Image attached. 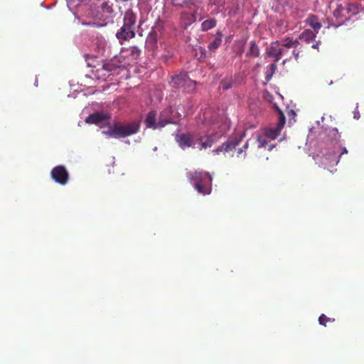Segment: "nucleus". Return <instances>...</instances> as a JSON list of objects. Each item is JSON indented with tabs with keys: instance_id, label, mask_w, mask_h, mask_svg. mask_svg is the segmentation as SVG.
Masks as SVG:
<instances>
[{
	"instance_id": "39448f33",
	"label": "nucleus",
	"mask_w": 364,
	"mask_h": 364,
	"mask_svg": "<svg viewBox=\"0 0 364 364\" xmlns=\"http://www.w3.org/2000/svg\"><path fill=\"white\" fill-rule=\"evenodd\" d=\"M114 124L118 139L136 134L139 131L140 127L139 123L137 122L129 124L116 123Z\"/></svg>"
},
{
	"instance_id": "0eeeda50",
	"label": "nucleus",
	"mask_w": 364,
	"mask_h": 364,
	"mask_svg": "<svg viewBox=\"0 0 364 364\" xmlns=\"http://www.w3.org/2000/svg\"><path fill=\"white\" fill-rule=\"evenodd\" d=\"M117 66L112 63L103 64L100 68L92 70L95 77L100 80H106L112 72L117 69Z\"/></svg>"
},
{
	"instance_id": "ddd939ff",
	"label": "nucleus",
	"mask_w": 364,
	"mask_h": 364,
	"mask_svg": "<svg viewBox=\"0 0 364 364\" xmlns=\"http://www.w3.org/2000/svg\"><path fill=\"white\" fill-rule=\"evenodd\" d=\"M157 121L158 119L156 111H151L146 115L145 124L147 128L153 129H159Z\"/></svg>"
},
{
	"instance_id": "b1692460",
	"label": "nucleus",
	"mask_w": 364,
	"mask_h": 364,
	"mask_svg": "<svg viewBox=\"0 0 364 364\" xmlns=\"http://www.w3.org/2000/svg\"><path fill=\"white\" fill-rule=\"evenodd\" d=\"M102 133L108 138L113 137L118 139L117 132L115 129V124H114L113 126H110L108 130L102 131Z\"/></svg>"
},
{
	"instance_id": "e433bc0d",
	"label": "nucleus",
	"mask_w": 364,
	"mask_h": 364,
	"mask_svg": "<svg viewBox=\"0 0 364 364\" xmlns=\"http://www.w3.org/2000/svg\"><path fill=\"white\" fill-rule=\"evenodd\" d=\"M248 147V142L246 141V143L243 145L242 149L244 151H245Z\"/></svg>"
},
{
	"instance_id": "4c0bfd02",
	"label": "nucleus",
	"mask_w": 364,
	"mask_h": 364,
	"mask_svg": "<svg viewBox=\"0 0 364 364\" xmlns=\"http://www.w3.org/2000/svg\"><path fill=\"white\" fill-rule=\"evenodd\" d=\"M347 153H348V151H347L346 148L344 147V148H343V150H342V152H341V155L344 154H347Z\"/></svg>"
},
{
	"instance_id": "f03ea898",
	"label": "nucleus",
	"mask_w": 364,
	"mask_h": 364,
	"mask_svg": "<svg viewBox=\"0 0 364 364\" xmlns=\"http://www.w3.org/2000/svg\"><path fill=\"white\" fill-rule=\"evenodd\" d=\"M300 43L298 40H293L291 38H285L280 41H275L271 43L267 50L269 56L275 58V62H278L282 57H287L283 63L291 58V55H289V49L292 48L291 55L296 60H298L300 50L298 46Z\"/></svg>"
},
{
	"instance_id": "4be33fe9",
	"label": "nucleus",
	"mask_w": 364,
	"mask_h": 364,
	"mask_svg": "<svg viewBox=\"0 0 364 364\" xmlns=\"http://www.w3.org/2000/svg\"><path fill=\"white\" fill-rule=\"evenodd\" d=\"M217 25V21L215 18H208L204 21L201 23V30L203 31H207L211 28H213Z\"/></svg>"
},
{
	"instance_id": "f257e3e1",
	"label": "nucleus",
	"mask_w": 364,
	"mask_h": 364,
	"mask_svg": "<svg viewBox=\"0 0 364 364\" xmlns=\"http://www.w3.org/2000/svg\"><path fill=\"white\" fill-rule=\"evenodd\" d=\"M219 137L213 134L201 135L197 132H186L176 134L175 140L183 149L190 147L195 148L196 143H198V149L202 150L210 148Z\"/></svg>"
},
{
	"instance_id": "7c9ffc66",
	"label": "nucleus",
	"mask_w": 364,
	"mask_h": 364,
	"mask_svg": "<svg viewBox=\"0 0 364 364\" xmlns=\"http://www.w3.org/2000/svg\"><path fill=\"white\" fill-rule=\"evenodd\" d=\"M330 134L333 136L336 139H337V135L338 136V138L340 137L338 129L336 128H333L331 130H330Z\"/></svg>"
},
{
	"instance_id": "bb28decb",
	"label": "nucleus",
	"mask_w": 364,
	"mask_h": 364,
	"mask_svg": "<svg viewBox=\"0 0 364 364\" xmlns=\"http://www.w3.org/2000/svg\"><path fill=\"white\" fill-rule=\"evenodd\" d=\"M187 92L193 90L196 87V82L191 80L188 76V80H186V85L183 87Z\"/></svg>"
},
{
	"instance_id": "412c9836",
	"label": "nucleus",
	"mask_w": 364,
	"mask_h": 364,
	"mask_svg": "<svg viewBox=\"0 0 364 364\" xmlns=\"http://www.w3.org/2000/svg\"><path fill=\"white\" fill-rule=\"evenodd\" d=\"M259 55V50L255 41H252L250 43V49L246 55L250 58H257Z\"/></svg>"
},
{
	"instance_id": "f3484780",
	"label": "nucleus",
	"mask_w": 364,
	"mask_h": 364,
	"mask_svg": "<svg viewBox=\"0 0 364 364\" xmlns=\"http://www.w3.org/2000/svg\"><path fill=\"white\" fill-rule=\"evenodd\" d=\"M181 21L183 26L187 28L196 21V16L194 14L183 11L181 14Z\"/></svg>"
},
{
	"instance_id": "dca6fc26",
	"label": "nucleus",
	"mask_w": 364,
	"mask_h": 364,
	"mask_svg": "<svg viewBox=\"0 0 364 364\" xmlns=\"http://www.w3.org/2000/svg\"><path fill=\"white\" fill-rule=\"evenodd\" d=\"M305 22L306 23V24H308L311 28L314 29L316 33H317L322 27V25L318 20V18L315 15H309L305 20Z\"/></svg>"
},
{
	"instance_id": "c85d7f7f",
	"label": "nucleus",
	"mask_w": 364,
	"mask_h": 364,
	"mask_svg": "<svg viewBox=\"0 0 364 364\" xmlns=\"http://www.w3.org/2000/svg\"><path fill=\"white\" fill-rule=\"evenodd\" d=\"M129 52H130V55L134 59L137 58L139 57V55H140V50L136 46L130 47Z\"/></svg>"
},
{
	"instance_id": "1a4fd4ad",
	"label": "nucleus",
	"mask_w": 364,
	"mask_h": 364,
	"mask_svg": "<svg viewBox=\"0 0 364 364\" xmlns=\"http://www.w3.org/2000/svg\"><path fill=\"white\" fill-rule=\"evenodd\" d=\"M111 118V115L107 112H96L92 114H90L85 119L87 124H94L100 125L101 123L109 120Z\"/></svg>"
},
{
	"instance_id": "4468645a",
	"label": "nucleus",
	"mask_w": 364,
	"mask_h": 364,
	"mask_svg": "<svg viewBox=\"0 0 364 364\" xmlns=\"http://www.w3.org/2000/svg\"><path fill=\"white\" fill-rule=\"evenodd\" d=\"M136 15L133 13L132 11L128 10L124 13V24L126 28H129L131 29H134V26L136 23Z\"/></svg>"
},
{
	"instance_id": "473e14b6",
	"label": "nucleus",
	"mask_w": 364,
	"mask_h": 364,
	"mask_svg": "<svg viewBox=\"0 0 364 364\" xmlns=\"http://www.w3.org/2000/svg\"><path fill=\"white\" fill-rule=\"evenodd\" d=\"M271 70L274 72L275 69L277 68V65L275 63H273L270 65Z\"/></svg>"
},
{
	"instance_id": "6ab92c4d",
	"label": "nucleus",
	"mask_w": 364,
	"mask_h": 364,
	"mask_svg": "<svg viewBox=\"0 0 364 364\" xmlns=\"http://www.w3.org/2000/svg\"><path fill=\"white\" fill-rule=\"evenodd\" d=\"M343 13L346 14V19L350 18L352 16L357 14L359 11V8L356 4H348L343 6Z\"/></svg>"
},
{
	"instance_id": "7ed1b4c3",
	"label": "nucleus",
	"mask_w": 364,
	"mask_h": 364,
	"mask_svg": "<svg viewBox=\"0 0 364 364\" xmlns=\"http://www.w3.org/2000/svg\"><path fill=\"white\" fill-rule=\"evenodd\" d=\"M186 176L199 193L203 195L210 193L212 177L208 173L203 171H189Z\"/></svg>"
},
{
	"instance_id": "2f4dec72",
	"label": "nucleus",
	"mask_w": 364,
	"mask_h": 364,
	"mask_svg": "<svg viewBox=\"0 0 364 364\" xmlns=\"http://www.w3.org/2000/svg\"><path fill=\"white\" fill-rule=\"evenodd\" d=\"M171 3L175 6H181V4L178 0H171Z\"/></svg>"
},
{
	"instance_id": "393cba45",
	"label": "nucleus",
	"mask_w": 364,
	"mask_h": 364,
	"mask_svg": "<svg viewBox=\"0 0 364 364\" xmlns=\"http://www.w3.org/2000/svg\"><path fill=\"white\" fill-rule=\"evenodd\" d=\"M343 9L342 5H338L337 8L333 11V16L336 18H346V14L343 13Z\"/></svg>"
},
{
	"instance_id": "9b49d317",
	"label": "nucleus",
	"mask_w": 364,
	"mask_h": 364,
	"mask_svg": "<svg viewBox=\"0 0 364 364\" xmlns=\"http://www.w3.org/2000/svg\"><path fill=\"white\" fill-rule=\"evenodd\" d=\"M186 80H188L187 73H181L171 77L170 85L173 87L181 88L185 87Z\"/></svg>"
},
{
	"instance_id": "5701e85b",
	"label": "nucleus",
	"mask_w": 364,
	"mask_h": 364,
	"mask_svg": "<svg viewBox=\"0 0 364 364\" xmlns=\"http://www.w3.org/2000/svg\"><path fill=\"white\" fill-rule=\"evenodd\" d=\"M100 8L103 13L106 14L112 15L114 13L112 4H109V1L104 0L100 4Z\"/></svg>"
},
{
	"instance_id": "f704fd0d",
	"label": "nucleus",
	"mask_w": 364,
	"mask_h": 364,
	"mask_svg": "<svg viewBox=\"0 0 364 364\" xmlns=\"http://www.w3.org/2000/svg\"><path fill=\"white\" fill-rule=\"evenodd\" d=\"M318 45H319V43H316L313 44L311 47L314 49H318Z\"/></svg>"
},
{
	"instance_id": "2eb2a0df",
	"label": "nucleus",
	"mask_w": 364,
	"mask_h": 364,
	"mask_svg": "<svg viewBox=\"0 0 364 364\" xmlns=\"http://www.w3.org/2000/svg\"><path fill=\"white\" fill-rule=\"evenodd\" d=\"M145 45L149 50H154L157 48V33L156 31H153L149 33Z\"/></svg>"
},
{
	"instance_id": "ea45409f",
	"label": "nucleus",
	"mask_w": 364,
	"mask_h": 364,
	"mask_svg": "<svg viewBox=\"0 0 364 364\" xmlns=\"http://www.w3.org/2000/svg\"><path fill=\"white\" fill-rule=\"evenodd\" d=\"M211 4H215V5H216V4H217V2H216L215 1H212V2H211Z\"/></svg>"
},
{
	"instance_id": "6e6552de",
	"label": "nucleus",
	"mask_w": 364,
	"mask_h": 364,
	"mask_svg": "<svg viewBox=\"0 0 364 364\" xmlns=\"http://www.w3.org/2000/svg\"><path fill=\"white\" fill-rule=\"evenodd\" d=\"M242 136L235 137L228 140L223 143L221 146H219L216 149H213L212 152L215 154H219L220 152H232L235 150L236 147L240 144Z\"/></svg>"
},
{
	"instance_id": "9d476101",
	"label": "nucleus",
	"mask_w": 364,
	"mask_h": 364,
	"mask_svg": "<svg viewBox=\"0 0 364 364\" xmlns=\"http://www.w3.org/2000/svg\"><path fill=\"white\" fill-rule=\"evenodd\" d=\"M135 36V32L134 29L126 28L122 26L119 31L116 33V37L119 40L121 44L125 41H129Z\"/></svg>"
},
{
	"instance_id": "72a5a7b5",
	"label": "nucleus",
	"mask_w": 364,
	"mask_h": 364,
	"mask_svg": "<svg viewBox=\"0 0 364 364\" xmlns=\"http://www.w3.org/2000/svg\"><path fill=\"white\" fill-rule=\"evenodd\" d=\"M267 146H268L267 149H268L269 151H271V150H272V149H273V148L275 146V144H271L267 145Z\"/></svg>"
},
{
	"instance_id": "20e7f679",
	"label": "nucleus",
	"mask_w": 364,
	"mask_h": 364,
	"mask_svg": "<svg viewBox=\"0 0 364 364\" xmlns=\"http://www.w3.org/2000/svg\"><path fill=\"white\" fill-rule=\"evenodd\" d=\"M276 109L279 114L277 125L274 127H266L264 129V136L272 140L277 138L286 122V118L283 112L278 107H276Z\"/></svg>"
},
{
	"instance_id": "c9c22d12",
	"label": "nucleus",
	"mask_w": 364,
	"mask_h": 364,
	"mask_svg": "<svg viewBox=\"0 0 364 364\" xmlns=\"http://www.w3.org/2000/svg\"><path fill=\"white\" fill-rule=\"evenodd\" d=\"M242 151H244L243 149L242 148H240L237 149V156H239V154H242Z\"/></svg>"
},
{
	"instance_id": "f8f14e48",
	"label": "nucleus",
	"mask_w": 364,
	"mask_h": 364,
	"mask_svg": "<svg viewBox=\"0 0 364 364\" xmlns=\"http://www.w3.org/2000/svg\"><path fill=\"white\" fill-rule=\"evenodd\" d=\"M158 119V126L159 129L164 127L166 125L168 124H171V112L169 109H164L159 113V115H157Z\"/></svg>"
},
{
	"instance_id": "a878e982",
	"label": "nucleus",
	"mask_w": 364,
	"mask_h": 364,
	"mask_svg": "<svg viewBox=\"0 0 364 364\" xmlns=\"http://www.w3.org/2000/svg\"><path fill=\"white\" fill-rule=\"evenodd\" d=\"M335 321V318H329L328 316H326L325 314H322L319 317H318V323L320 325H322V326H326V323L327 322H334Z\"/></svg>"
},
{
	"instance_id": "423d86ee",
	"label": "nucleus",
	"mask_w": 364,
	"mask_h": 364,
	"mask_svg": "<svg viewBox=\"0 0 364 364\" xmlns=\"http://www.w3.org/2000/svg\"><path fill=\"white\" fill-rule=\"evenodd\" d=\"M51 178L58 183L64 186L68 183L69 173L64 166L58 165L51 171Z\"/></svg>"
},
{
	"instance_id": "cd10ccee",
	"label": "nucleus",
	"mask_w": 364,
	"mask_h": 364,
	"mask_svg": "<svg viewBox=\"0 0 364 364\" xmlns=\"http://www.w3.org/2000/svg\"><path fill=\"white\" fill-rule=\"evenodd\" d=\"M258 147L262 148L266 147L268 145V142L264 136H259L257 137Z\"/></svg>"
},
{
	"instance_id": "a211bd4d",
	"label": "nucleus",
	"mask_w": 364,
	"mask_h": 364,
	"mask_svg": "<svg viewBox=\"0 0 364 364\" xmlns=\"http://www.w3.org/2000/svg\"><path fill=\"white\" fill-rule=\"evenodd\" d=\"M223 36V33L220 31L218 30L216 31L214 40L208 44V48L210 51H213V52L215 50H217L218 48V47L221 45Z\"/></svg>"
},
{
	"instance_id": "c756f323",
	"label": "nucleus",
	"mask_w": 364,
	"mask_h": 364,
	"mask_svg": "<svg viewBox=\"0 0 364 364\" xmlns=\"http://www.w3.org/2000/svg\"><path fill=\"white\" fill-rule=\"evenodd\" d=\"M232 82L231 80H223L221 82L220 86L223 90H228L232 87Z\"/></svg>"
},
{
	"instance_id": "aec40b11",
	"label": "nucleus",
	"mask_w": 364,
	"mask_h": 364,
	"mask_svg": "<svg viewBox=\"0 0 364 364\" xmlns=\"http://www.w3.org/2000/svg\"><path fill=\"white\" fill-rule=\"evenodd\" d=\"M316 37V33L310 29L304 30L300 35L299 38L306 43H310L315 40Z\"/></svg>"
},
{
	"instance_id": "58836bf2",
	"label": "nucleus",
	"mask_w": 364,
	"mask_h": 364,
	"mask_svg": "<svg viewBox=\"0 0 364 364\" xmlns=\"http://www.w3.org/2000/svg\"><path fill=\"white\" fill-rule=\"evenodd\" d=\"M359 117H360L359 114H355V115H354V118H355V119H359Z\"/></svg>"
}]
</instances>
